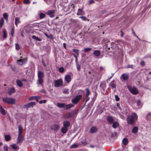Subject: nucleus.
I'll list each match as a JSON object with an SVG mask.
<instances>
[{
  "label": "nucleus",
  "mask_w": 151,
  "mask_h": 151,
  "mask_svg": "<svg viewBox=\"0 0 151 151\" xmlns=\"http://www.w3.org/2000/svg\"><path fill=\"white\" fill-rule=\"evenodd\" d=\"M137 119V115L135 113H132L127 118V120L128 124H134Z\"/></svg>",
  "instance_id": "1"
},
{
  "label": "nucleus",
  "mask_w": 151,
  "mask_h": 151,
  "mask_svg": "<svg viewBox=\"0 0 151 151\" xmlns=\"http://www.w3.org/2000/svg\"><path fill=\"white\" fill-rule=\"evenodd\" d=\"M2 100L4 102L8 104H13L15 103V99L12 98L4 97L2 98Z\"/></svg>",
  "instance_id": "2"
},
{
  "label": "nucleus",
  "mask_w": 151,
  "mask_h": 151,
  "mask_svg": "<svg viewBox=\"0 0 151 151\" xmlns=\"http://www.w3.org/2000/svg\"><path fill=\"white\" fill-rule=\"evenodd\" d=\"M38 81H37V83L38 84H41L43 82V78L44 77V74L43 72L39 70L37 74Z\"/></svg>",
  "instance_id": "3"
},
{
  "label": "nucleus",
  "mask_w": 151,
  "mask_h": 151,
  "mask_svg": "<svg viewBox=\"0 0 151 151\" xmlns=\"http://www.w3.org/2000/svg\"><path fill=\"white\" fill-rule=\"evenodd\" d=\"M127 87L129 91L132 94L136 95L138 93V91L136 87H133L130 86H128Z\"/></svg>",
  "instance_id": "4"
},
{
  "label": "nucleus",
  "mask_w": 151,
  "mask_h": 151,
  "mask_svg": "<svg viewBox=\"0 0 151 151\" xmlns=\"http://www.w3.org/2000/svg\"><path fill=\"white\" fill-rule=\"evenodd\" d=\"M82 97V96L81 95H77L74 98L72 99V102L73 104H76Z\"/></svg>",
  "instance_id": "5"
},
{
  "label": "nucleus",
  "mask_w": 151,
  "mask_h": 151,
  "mask_svg": "<svg viewBox=\"0 0 151 151\" xmlns=\"http://www.w3.org/2000/svg\"><path fill=\"white\" fill-rule=\"evenodd\" d=\"M86 97L85 99L86 102L84 104V105L86 104V102H87L90 99V98L88 97V96L90 94V92L88 88H87L86 89Z\"/></svg>",
  "instance_id": "6"
},
{
  "label": "nucleus",
  "mask_w": 151,
  "mask_h": 151,
  "mask_svg": "<svg viewBox=\"0 0 151 151\" xmlns=\"http://www.w3.org/2000/svg\"><path fill=\"white\" fill-rule=\"evenodd\" d=\"M60 127L59 125L56 124H54L51 125V129L55 132H57L59 129Z\"/></svg>",
  "instance_id": "7"
},
{
  "label": "nucleus",
  "mask_w": 151,
  "mask_h": 151,
  "mask_svg": "<svg viewBox=\"0 0 151 151\" xmlns=\"http://www.w3.org/2000/svg\"><path fill=\"white\" fill-rule=\"evenodd\" d=\"M62 83L63 81L61 79L55 80L54 82V86L56 87H58L59 86L62 85Z\"/></svg>",
  "instance_id": "8"
},
{
  "label": "nucleus",
  "mask_w": 151,
  "mask_h": 151,
  "mask_svg": "<svg viewBox=\"0 0 151 151\" xmlns=\"http://www.w3.org/2000/svg\"><path fill=\"white\" fill-rule=\"evenodd\" d=\"M36 103L35 102H32L30 103H28L24 106V108H28L30 107H33L35 105Z\"/></svg>",
  "instance_id": "9"
},
{
  "label": "nucleus",
  "mask_w": 151,
  "mask_h": 151,
  "mask_svg": "<svg viewBox=\"0 0 151 151\" xmlns=\"http://www.w3.org/2000/svg\"><path fill=\"white\" fill-rule=\"evenodd\" d=\"M98 129L97 127H92L90 129V131L91 133L93 134L96 133L98 131Z\"/></svg>",
  "instance_id": "10"
},
{
  "label": "nucleus",
  "mask_w": 151,
  "mask_h": 151,
  "mask_svg": "<svg viewBox=\"0 0 151 151\" xmlns=\"http://www.w3.org/2000/svg\"><path fill=\"white\" fill-rule=\"evenodd\" d=\"M121 77L124 81H126L129 78V73H123L121 75Z\"/></svg>",
  "instance_id": "11"
},
{
  "label": "nucleus",
  "mask_w": 151,
  "mask_h": 151,
  "mask_svg": "<svg viewBox=\"0 0 151 151\" xmlns=\"http://www.w3.org/2000/svg\"><path fill=\"white\" fill-rule=\"evenodd\" d=\"M109 86L112 88H116V83L114 80L112 81L109 84Z\"/></svg>",
  "instance_id": "12"
},
{
  "label": "nucleus",
  "mask_w": 151,
  "mask_h": 151,
  "mask_svg": "<svg viewBox=\"0 0 151 151\" xmlns=\"http://www.w3.org/2000/svg\"><path fill=\"white\" fill-rule=\"evenodd\" d=\"M85 14V12L83 11L82 9H78L77 13V15H83Z\"/></svg>",
  "instance_id": "13"
},
{
  "label": "nucleus",
  "mask_w": 151,
  "mask_h": 151,
  "mask_svg": "<svg viewBox=\"0 0 151 151\" xmlns=\"http://www.w3.org/2000/svg\"><path fill=\"white\" fill-rule=\"evenodd\" d=\"M23 136L22 134H18V137L17 138V143H19L22 142L23 139Z\"/></svg>",
  "instance_id": "14"
},
{
  "label": "nucleus",
  "mask_w": 151,
  "mask_h": 151,
  "mask_svg": "<svg viewBox=\"0 0 151 151\" xmlns=\"http://www.w3.org/2000/svg\"><path fill=\"white\" fill-rule=\"evenodd\" d=\"M63 124L64 127L68 128L70 126V123L68 121H65L63 122Z\"/></svg>",
  "instance_id": "15"
},
{
  "label": "nucleus",
  "mask_w": 151,
  "mask_h": 151,
  "mask_svg": "<svg viewBox=\"0 0 151 151\" xmlns=\"http://www.w3.org/2000/svg\"><path fill=\"white\" fill-rule=\"evenodd\" d=\"M106 119L110 124L114 122L113 119L112 117L111 116H107Z\"/></svg>",
  "instance_id": "16"
},
{
  "label": "nucleus",
  "mask_w": 151,
  "mask_h": 151,
  "mask_svg": "<svg viewBox=\"0 0 151 151\" xmlns=\"http://www.w3.org/2000/svg\"><path fill=\"white\" fill-rule=\"evenodd\" d=\"M74 105L73 104H69L67 105H65L64 109L66 110H68L74 106Z\"/></svg>",
  "instance_id": "17"
},
{
  "label": "nucleus",
  "mask_w": 151,
  "mask_h": 151,
  "mask_svg": "<svg viewBox=\"0 0 151 151\" xmlns=\"http://www.w3.org/2000/svg\"><path fill=\"white\" fill-rule=\"evenodd\" d=\"M65 79L67 82H70L71 81L70 76L69 74L66 75L65 77Z\"/></svg>",
  "instance_id": "18"
},
{
  "label": "nucleus",
  "mask_w": 151,
  "mask_h": 151,
  "mask_svg": "<svg viewBox=\"0 0 151 151\" xmlns=\"http://www.w3.org/2000/svg\"><path fill=\"white\" fill-rule=\"evenodd\" d=\"M93 54L95 56L99 57L100 55L101 52L99 50H96L93 52Z\"/></svg>",
  "instance_id": "19"
},
{
  "label": "nucleus",
  "mask_w": 151,
  "mask_h": 151,
  "mask_svg": "<svg viewBox=\"0 0 151 151\" xmlns=\"http://www.w3.org/2000/svg\"><path fill=\"white\" fill-rule=\"evenodd\" d=\"M15 91L14 88H12L8 90V92L9 94L11 95L12 94L15 92Z\"/></svg>",
  "instance_id": "20"
},
{
  "label": "nucleus",
  "mask_w": 151,
  "mask_h": 151,
  "mask_svg": "<svg viewBox=\"0 0 151 151\" xmlns=\"http://www.w3.org/2000/svg\"><path fill=\"white\" fill-rule=\"evenodd\" d=\"M23 131V128L22 125L21 124L19 125L18 128V134L19 135L22 134V132Z\"/></svg>",
  "instance_id": "21"
},
{
  "label": "nucleus",
  "mask_w": 151,
  "mask_h": 151,
  "mask_svg": "<svg viewBox=\"0 0 151 151\" xmlns=\"http://www.w3.org/2000/svg\"><path fill=\"white\" fill-rule=\"evenodd\" d=\"M0 112L3 115H4L6 114L5 111L1 106H0Z\"/></svg>",
  "instance_id": "22"
},
{
  "label": "nucleus",
  "mask_w": 151,
  "mask_h": 151,
  "mask_svg": "<svg viewBox=\"0 0 151 151\" xmlns=\"http://www.w3.org/2000/svg\"><path fill=\"white\" fill-rule=\"evenodd\" d=\"M68 128L65 127H63L61 129V131L63 134L65 133L68 130Z\"/></svg>",
  "instance_id": "23"
},
{
  "label": "nucleus",
  "mask_w": 151,
  "mask_h": 151,
  "mask_svg": "<svg viewBox=\"0 0 151 151\" xmlns=\"http://www.w3.org/2000/svg\"><path fill=\"white\" fill-rule=\"evenodd\" d=\"M57 106L60 108H65V104L63 103H58L57 104Z\"/></svg>",
  "instance_id": "24"
},
{
  "label": "nucleus",
  "mask_w": 151,
  "mask_h": 151,
  "mask_svg": "<svg viewBox=\"0 0 151 151\" xmlns=\"http://www.w3.org/2000/svg\"><path fill=\"white\" fill-rule=\"evenodd\" d=\"M21 22L19 18L16 17L15 18V24L16 27H17V24Z\"/></svg>",
  "instance_id": "25"
},
{
  "label": "nucleus",
  "mask_w": 151,
  "mask_h": 151,
  "mask_svg": "<svg viewBox=\"0 0 151 151\" xmlns=\"http://www.w3.org/2000/svg\"><path fill=\"white\" fill-rule=\"evenodd\" d=\"M122 142L124 145H126L128 142V139L127 138H124L123 139Z\"/></svg>",
  "instance_id": "26"
},
{
  "label": "nucleus",
  "mask_w": 151,
  "mask_h": 151,
  "mask_svg": "<svg viewBox=\"0 0 151 151\" xmlns=\"http://www.w3.org/2000/svg\"><path fill=\"white\" fill-rule=\"evenodd\" d=\"M119 125V123L117 122H113L112 127L114 128H116Z\"/></svg>",
  "instance_id": "27"
},
{
  "label": "nucleus",
  "mask_w": 151,
  "mask_h": 151,
  "mask_svg": "<svg viewBox=\"0 0 151 151\" xmlns=\"http://www.w3.org/2000/svg\"><path fill=\"white\" fill-rule=\"evenodd\" d=\"M17 85L19 87H22L23 86V84L21 81L17 80Z\"/></svg>",
  "instance_id": "28"
},
{
  "label": "nucleus",
  "mask_w": 151,
  "mask_h": 151,
  "mask_svg": "<svg viewBox=\"0 0 151 151\" xmlns=\"http://www.w3.org/2000/svg\"><path fill=\"white\" fill-rule=\"evenodd\" d=\"M17 62L18 64L22 65L24 63L25 61H23L22 60L20 59L17 60Z\"/></svg>",
  "instance_id": "29"
},
{
  "label": "nucleus",
  "mask_w": 151,
  "mask_h": 151,
  "mask_svg": "<svg viewBox=\"0 0 151 151\" xmlns=\"http://www.w3.org/2000/svg\"><path fill=\"white\" fill-rule=\"evenodd\" d=\"M55 13V11L54 10H49L48 11L47 14L49 15H51L54 14Z\"/></svg>",
  "instance_id": "30"
},
{
  "label": "nucleus",
  "mask_w": 151,
  "mask_h": 151,
  "mask_svg": "<svg viewBox=\"0 0 151 151\" xmlns=\"http://www.w3.org/2000/svg\"><path fill=\"white\" fill-rule=\"evenodd\" d=\"M7 33L6 30L4 29L3 31V37L6 38L7 37Z\"/></svg>",
  "instance_id": "31"
},
{
  "label": "nucleus",
  "mask_w": 151,
  "mask_h": 151,
  "mask_svg": "<svg viewBox=\"0 0 151 151\" xmlns=\"http://www.w3.org/2000/svg\"><path fill=\"white\" fill-rule=\"evenodd\" d=\"M32 37L33 39L39 41H41L42 40L41 39L39 38L38 37H36L35 35H33L32 36Z\"/></svg>",
  "instance_id": "32"
},
{
  "label": "nucleus",
  "mask_w": 151,
  "mask_h": 151,
  "mask_svg": "<svg viewBox=\"0 0 151 151\" xmlns=\"http://www.w3.org/2000/svg\"><path fill=\"white\" fill-rule=\"evenodd\" d=\"M138 131V127H135L133 128L132 129V132L133 133H136Z\"/></svg>",
  "instance_id": "33"
},
{
  "label": "nucleus",
  "mask_w": 151,
  "mask_h": 151,
  "mask_svg": "<svg viewBox=\"0 0 151 151\" xmlns=\"http://www.w3.org/2000/svg\"><path fill=\"white\" fill-rule=\"evenodd\" d=\"M75 112L74 111H73L71 112L70 113L68 114L69 117H73L75 114Z\"/></svg>",
  "instance_id": "34"
},
{
  "label": "nucleus",
  "mask_w": 151,
  "mask_h": 151,
  "mask_svg": "<svg viewBox=\"0 0 151 151\" xmlns=\"http://www.w3.org/2000/svg\"><path fill=\"white\" fill-rule=\"evenodd\" d=\"M4 22V20L3 18H2L0 20V27H2L3 24Z\"/></svg>",
  "instance_id": "35"
},
{
  "label": "nucleus",
  "mask_w": 151,
  "mask_h": 151,
  "mask_svg": "<svg viewBox=\"0 0 151 151\" xmlns=\"http://www.w3.org/2000/svg\"><path fill=\"white\" fill-rule=\"evenodd\" d=\"M62 91L63 93L66 94H68L69 92L67 88H64Z\"/></svg>",
  "instance_id": "36"
},
{
  "label": "nucleus",
  "mask_w": 151,
  "mask_h": 151,
  "mask_svg": "<svg viewBox=\"0 0 151 151\" xmlns=\"http://www.w3.org/2000/svg\"><path fill=\"white\" fill-rule=\"evenodd\" d=\"M4 138L6 141H8L11 139L9 135H6L5 136Z\"/></svg>",
  "instance_id": "37"
},
{
  "label": "nucleus",
  "mask_w": 151,
  "mask_h": 151,
  "mask_svg": "<svg viewBox=\"0 0 151 151\" xmlns=\"http://www.w3.org/2000/svg\"><path fill=\"white\" fill-rule=\"evenodd\" d=\"M3 16L6 19V20L7 21L8 19V15L7 13H4L3 14Z\"/></svg>",
  "instance_id": "38"
},
{
  "label": "nucleus",
  "mask_w": 151,
  "mask_h": 151,
  "mask_svg": "<svg viewBox=\"0 0 151 151\" xmlns=\"http://www.w3.org/2000/svg\"><path fill=\"white\" fill-rule=\"evenodd\" d=\"M39 16L40 19H42L45 17V15L43 13H41Z\"/></svg>",
  "instance_id": "39"
},
{
  "label": "nucleus",
  "mask_w": 151,
  "mask_h": 151,
  "mask_svg": "<svg viewBox=\"0 0 151 151\" xmlns=\"http://www.w3.org/2000/svg\"><path fill=\"white\" fill-rule=\"evenodd\" d=\"M76 65L77 70L79 71H80L81 68V65L78 64V62H77L76 63Z\"/></svg>",
  "instance_id": "40"
},
{
  "label": "nucleus",
  "mask_w": 151,
  "mask_h": 151,
  "mask_svg": "<svg viewBox=\"0 0 151 151\" xmlns=\"http://www.w3.org/2000/svg\"><path fill=\"white\" fill-rule=\"evenodd\" d=\"M91 48L90 47H87L84 49V52H87L91 50Z\"/></svg>",
  "instance_id": "41"
},
{
  "label": "nucleus",
  "mask_w": 151,
  "mask_h": 151,
  "mask_svg": "<svg viewBox=\"0 0 151 151\" xmlns=\"http://www.w3.org/2000/svg\"><path fill=\"white\" fill-rule=\"evenodd\" d=\"M37 97V96H31L28 99L29 101L35 99Z\"/></svg>",
  "instance_id": "42"
},
{
  "label": "nucleus",
  "mask_w": 151,
  "mask_h": 151,
  "mask_svg": "<svg viewBox=\"0 0 151 151\" xmlns=\"http://www.w3.org/2000/svg\"><path fill=\"white\" fill-rule=\"evenodd\" d=\"M147 119L151 120V112L150 113L147 114Z\"/></svg>",
  "instance_id": "43"
},
{
  "label": "nucleus",
  "mask_w": 151,
  "mask_h": 151,
  "mask_svg": "<svg viewBox=\"0 0 151 151\" xmlns=\"http://www.w3.org/2000/svg\"><path fill=\"white\" fill-rule=\"evenodd\" d=\"M132 33L133 34V35L134 36L136 37L138 39L140 40L139 39V37L136 35V33H135L133 29V28H132Z\"/></svg>",
  "instance_id": "44"
},
{
  "label": "nucleus",
  "mask_w": 151,
  "mask_h": 151,
  "mask_svg": "<svg viewBox=\"0 0 151 151\" xmlns=\"http://www.w3.org/2000/svg\"><path fill=\"white\" fill-rule=\"evenodd\" d=\"M58 70L60 73H63L64 71V68L63 67H60L59 68Z\"/></svg>",
  "instance_id": "45"
},
{
  "label": "nucleus",
  "mask_w": 151,
  "mask_h": 151,
  "mask_svg": "<svg viewBox=\"0 0 151 151\" xmlns=\"http://www.w3.org/2000/svg\"><path fill=\"white\" fill-rule=\"evenodd\" d=\"M78 146V145H77L76 144H73L72 145L70 146V148H76Z\"/></svg>",
  "instance_id": "46"
},
{
  "label": "nucleus",
  "mask_w": 151,
  "mask_h": 151,
  "mask_svg": "<svg viewBox=\"0 0 151 151\" xmlns=\"http://www.w3.org/2000/svg\"><path fill=\"white\" fill-rule=\"evenodd\" d=\"M73 52H75L77 55H79L78 50V49H73Z\"/></svg>",
  "instance_id": "47"
},
{
  "label": "nucleus",
  "mask_w": 151,
  "mask_h": 151,
  "mask_svg": "<svg viewBox=\"0 0 151 151\" xmlns=\"http://www.w3.org/2000/svg\"><path fill=\"white\" fill-rule=\"evenodd\" d=\"M8 147L6 145H5L4 147V151H9L8 150Z\"/></svg>",
  "instance_id": "48"
},
{
  "label": "nucleus",
  "mask_w": 151,
  "mask_h": 151,
  "mask_svg": "<svg viewBox=\"0 0 151 151\" xmlns=\"http://www.w3.org/2000/svg\"><path fill=\"white\" fill-rule=\"evenodd\" d=\"M30 1L29 0H24L23 3L25 4H28L30 3Z\"/></svg>",
  "instance_id": "49"
},
{
  "label": "nucleus",
  "mask_w": 151,
  "mask_h": 151,
  "mask_svg": "<svg viewBox=\"0 0 151 151\" xmlns=\"http://www.w3.org/2000/svg\"><path fill=\"white\" fill-rule=\"evenodd\" d=\"M12 148L14 150H16L17 149V146L15 144H13L12 145Z\"/></svg>",
  "instance_id": "50"
},
{
  "label": "nucleus",
  "mask_w": 151,
  "mask_h": 151,
  "mask_svg": "<svg viewBox=\"0 0 151 151\" xmlns=\"http://www.w3.org/2000/svg\"><path fill=\"white\" fill-rule=\"evenodd\" d=\"M47 38L52 40L53 39V35L52 34H50V35H49Z\"/></svg>",
  "instance_id": "51"
},
{
  "label": "nucleus",
  "mask_w": 151,
  "mask_h": 151,
  "mask_svg": "<svg viewBox=\"0 0 151 151\" xmlns=\"http://www.w3.org/2000/svg\"><path fill=\"white\" fill-rule=\"evenodd\" d=\"M15 47L16 49L17 50H18L20 49L19 45L18 43H16L15 44Z\"/></svg>",
  "instance_id": "52"
},
{
  "label": "nucleus",
  "mask_w": 151,
  "mask_h": 151,
  "mask_svg": "<svg viewBox=\"0 0 151 151\" xmlns=\"http://www.w3.org/2000/svg\"><path fill=\"white\" fill-rule=\"evenodd\" d=\"M127 68H133L134 66L132 65H128L127 66Z\"/></svg>",
  "instance_id": "53"
},
{
  "label": "nucleus",
  "mask_w": 151,
  "mask_h": 151,
  "mask_svg": "<svg viewBox=\"0 0 151 151\" xmlns=\"http://www.w3.org/2000/svg\"><path fill=\"white\" fill-rule=\"evenodd\" d=\"M115 100L116 101H118L120 99L117 95H115Z\"/></svg>",
  "instance_id": "54"
},
{
  "label": "nucleus",
  "mask_w": 151,
  "mask_h": 151,
  "mask_svg": "<svg viewBox=\"0 0 151 151\" xmlns=\"http://www.w3.org/2000/svg\"><path fill=\"white\" fill-rule=\"evenodd\" d=\"M137 104L138 106H140L141 104V101L140 100H138L137 102Z\"/></svg>",
  "instance_id": "55"
},
{
  "label": "nucleus",
  "mask_w": 151,
  "mask_h": 151,
  "mask_svg": "<svg viewBox=\"0 0 151 151\" xmlns=\"http://www.w3.org/2000/svg\"><path fill=\"white\" fill-rule=\"evenodd\" d=\"M102 41H104V42L105 43H107V42H109V40L108 39H104L102 40Z\"/></svg>",
  "instance_id": "56"
},
{
  "label": "nucleus",
  "mask_w": 151,
  "mask_h": 151,
  "mask_svg": "<svg viewBox=\"0 0 151 151\" xmlns=\"http://www.w3.org/2000/svg\"><path fill=\"white\" fill-rule=\"evenodd\" d=\"M79 18L82 19L83 20H86L87 19L84 16H81Z\"/></svg>",
  "instance_id": "57"
},
{
  "label": "nucleus",
  "mask_w": 151,
  "mask_h": 151,
  "mask_svg": "<svg viewBox=\"0 0 151 151\" xmlns=\"http://www.w3.org/2000/svg\"><path fill=\"white\" fill-rule=\"evenodd\" d=\"M140 65L142 66H144L145 65V63L144 61H142L140 63Z\"/></svg>",
  "instance_id": "58"
},
{
  "label": "nucleus",
  "mask_w": 151,
  "mask_h": 151,
  "mask_svg": "<svg viewBox=\"0 0 151 151\" xmlns=\"http://www.w3.org/2000/svg\"><path fill=\"white\" fill-rule=\"evenodd\" d=\"M95 2L94 0H90L89 1V3L90 4H91L94 3Z\"/></svg>",
  "instance_id": "59"
},
{
  "label": "nucleus",
  "mask_w": 151,
  "mask_h": 151,
  "mask_svg": "<svg viewBox=\"0 0 151 151\" xmlns=\"http://www.w3.org/2000/svg\"><path fill=\"white\" fill-rule=\"evenodd\" d=\"M40 92L43 93L45 94L46 93H47L46 91L44 89L42 90L41 91H40Z\"/></svg>",
  "instance_id": "60"
},
{
  "label": "nucleus",
  "mask_w": 151,
  "mask_h": 151,
  "mask_svg": "<svg viewBox=\"0 0 151 151\" xmlns=\"http://www.w3.org/2000/svg\"><path fill=\"white\" fill-rule=\"evenodd\" d=\"M117 135V133L116 132H114V133L112 134V136L113 137L116 136Z\"/></svg>",
  "instance_id": "61"
},
{
  "label": "nucleus",
  "mask_w": 151,
  "mask_h": 151,
  "mask_svg": "<svg viewBox=\"0 0 151 151\" xmlns=\"http://www.w3.org/2000/svg\"><path fill=\"white\" fill-rule=\"evenodd\" d=\"M73 54L75 58H77L78 56V55H77L76 54H75L74 53H73Z\"/></svg>",
  "instance_id": "62"
},
{
  "label": "nucleus",
  "mask_w": 151,
  "mask_h": 151,
  "mask_svg": "<svg viewBox=\"0 0 151 151\" xmlns=\"http://www.w3.org/2000/svg\"><path fill=\"white\" fill-rule=\"evenodd\" d=\"M14 31H11V35L12 37H13L14 36Z\"/></svg>",
  "instance_id": "63"
},
{
  "label": "nucleus",
  "mask_w": 151,
  "mask_h": 151,
  "mask_svg": "<svg viewBox=\"0 0 151 151\" xmlns=\"http://www.w3.org/2000/svg\"><path fill=\"white\" fill-rule=\"evenodd\" d=\"M42 63L43 64V65H44V66L45 67H46V64H45V63L44 62V60H42Z\"/></svg>",
  "instance_id": "64"
}]
</instances>
